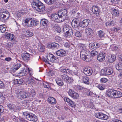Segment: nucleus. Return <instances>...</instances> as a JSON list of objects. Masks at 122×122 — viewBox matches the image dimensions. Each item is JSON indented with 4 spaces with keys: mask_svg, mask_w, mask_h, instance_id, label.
I'll use <instances>...</instances> for the list:
<instances>
[{
    "mask_svg": "<svg viewBox=\"0 0 122 122\" xmlns=\"http://www.w3.org/2000/svg\"><path fill=\"white\" fill-rule=\"evenodd\" d=\"M25 34L28 37H31L33 36V34L31 31L29 30L26 31Z\"/></svg>",
    "mask_w": 122,
    "mask_h": 122,
    "instance_id": "46",
    "label": "nucleus"
},
{
    "mask_svg": "<svg viewBox=\"0 0 122 122\" xmlns=\"http://www.w3.org/2000/svg\"><path fill=\"white\" fill-rule=\"evenodd\" d=\"M114 90L113 89H109L107 90L106 92V95L109 97L113 98Z\"/></svg>",
    "mask_w": 122,
    "mask_h": 122,
    "instance_id": "25",
    "label": "nucleus"
},
{
    "mask_svg": "<svg viewBox=\"0 0 122 122\" xmlns=\"http://www.w3.org/2000/svg\"><path fill=\"white\" fill-rule=\"evenodd\" d=\"M72 75H77L78 74V71L76 69L75 70H74L73 71H72Z\"/></svg>",
    "mask_w": 122,
    "mask_h": 122,
    "instance_id": "64",
    "label": "nucleus"
},
{
    "mask_svg": "<svg viewBox=\"0 0 122 122\" xmlns=\"http://www.w3.org/2000/svg\"><path fill=\"white\" fill-rule=\"evenodd\" d=\"M116 59V56L114 55H112L111 56H109L108 57V60L110 63L113 62L115 61Z\"/></svg>",
    "mask_w": 122,
    "mask_h": 122,
    "instance_id": "34",
    "label": "nucleus"
},
{
    "mask_svg": "<svg viewBox=\"0 0 122 122\" xmlns=\"http://www.w3.org/2000/svg\"><path fill=\"white\" fill-rule=\"evenodd\" d=\"M36 92L34 90H31L28 93L24 91H20L17 92L16 94V97L18 98L22 99L27 98L29 96L34 97Z\"/></svg>",
    "mask_w": 122,
    "mask_h": 122,
    "instance_id": "1",
    "label": "nucleus"
},
{
    "mask_svg": "<svg viewBox=\"0 0 122 122\" xmlns=\"http://www.w3.org/2000/svg\"><path fill=\"white\" fill-rule=\"evenodd\" d=\"M95 116L96 117L102 120H107L108 118V116L107 115L101 112L96 113Z\"/></svg>",
    "mask_w": 122,
    "mask_h": 122,
    "instance_id": "9",
    "label": "nucleus"
},
{
    "mask_svg": "<svg viewBox=\"0 0 122 122\" xmlns=\"http://www.w3.org/2000/svg\"><path fill=\"white\" fill-rule=\"evenodd\" d=\"M48 20L45 19L41 20V23L42 24L43 26H46L48 23Z\"/></svg>",
    "mask_w": 122,
    "mask_h": 122,
    "instance_id": "40",
    "label": "nucleus"
},
{
    "mask_svg": "<svg viewBox=\"0 0 122 122\" xmlns=\"http://www.w3.org/2000/svg\"><path fill=\"white\" fill-rule=\"evenodd\" d=\"M92 11L95 16H97L99 15L100 10L97 6H93L92 7Z\"/></svg>",
    "mask_w": 122,
    "mask_h": 122,
    "instance_id": "17",
    "label": "nucleus"
},
{
    "mask_svg": "<svg viewBox=\"0 0 122 122\" xmlns=\"http://www.w3.org/2000/svg\"><path fill=\"white\" fill-rule=\"evenodd\" d=\"M52 27L53 28H54L55 31L58 33H60L61 31V30L60 27L58 26L57 24L53 23L52 25Z\"/></svg>",
    "mask_w": 122,
    "mask_h": 122,
    "instance_id": "28",
    "label": "nucleus"
},
{
    "mask_svg": "<svg viewBox=\"0 0 122 122\" xmlns=\"http://www.w3.org/2000/svg\"><path fill=\"white\" fill-rule=\"evenodd\" d=\"M63 30L66 37H69L73 34V32L72 30L68 26L64 25L63 27Z\"/></svg>",
    "mask_w": 122,
    "mask_h": 122,
    "instance_id": "4",
    "label": "nucleus"
},
{
    "mask_svg": "<svg viewBox=\"0 0 122 122\" xmlns=\"http://www.w3.org/2000/svg\"><path fill=\"white\" fill-rule=\"evenodd\" d=\"M122 96V94L120 92L114 90L113 98H117L121 97Z\"/></svg>",
    "mask_w": 122,
    "mask_h": 122,
    "instance_id": "29",
    "label": "nucleus"
},
{
    "mask_svg": "<svg viewBox=\"0 0 122 122\" xmlns=\"http://www.w3.org/2000/svg\"><path fill=\"white\" fill-rule=\"evenodd\" d=\"M8 11L5 9L2 8L0 9V14H1V13H6Z\"/></svg>",
    "mask_w": 122,
    "mask_h": 122,
    "instance_id": "61",
    "label": "nucleus"
},
{
    "mask_svg": "<svg viewBox=\"0 0 122 122\" xmlns=\"http://www.w3.org/2000/svg\"><path fill=\"white\" fill-rule=\"evenodd\" d=\"M120 0H111V2L113 4H117Z\"/></svg>",
    "mask_w": 122,
    "mask_h": 122,
    "instance_id": "58",
    "label": "nucleus"
},
{
    "mask_svg": "<svg viewBox=\"0 0 122 122\" xmlns=\"http://www.w3.org/2000/svg\"><path fill=\"white\" fill-rule=\"evenodd\" d=\"M5 26V25H0V30L2 33H4L6 30Z\"/></svg>",
    "mask_w": 122,
    "mask_h": 122,
    "instance_id": "47",
    "label": "nucleus"
},
{
    "mask_svg": "<svg viewBox=\"0 0 122 122\" xmlns=\"http://www.w3.org/2000/svg\"><path fill=\"white\" fill-rule=\"evenodd\" d=\"M102 73L106 75H110L112 74L113 72L112 69L111 67H106L102 69L101 71Z\"/></svg>",
    "mask_w": 122,
    "mask_h": 122,
    "instance_id": "7",
    "label": "nucleus"
},
{
    "mask_svg": "<svg viewBox=\"0 0 122 122\" xmlns=\"http://www.w3.org/2000/svg\"><path fill=\"white\" fill-rule=\"evenodd\" d=\"M7 106L10 109L14 110L15 107L14 105L10 104L8 105Z\"/></svg>",
    "mask_w": 122,
    "mask_h": 122,
    "instance_id": "48",
    "label": "nucleus"
},
{
    "mask_svg": "<svg viewBox=\"0 0 122 122\" xmlns=\"http://www.w3.org/2000/svg\"><path fill=\"white\" fill-rule=\"evenodd\" d=\"M85 33L86 36L90 37L93 34V30L90 28H87L85 30Z\"/></svg>",
    "mask_w": 122,
    "mask_h": 122,
    "instance_id": "16",
    "label": "nucleus"
},
{
    "mask_svg": "<svg viewBox=\"0 0 122 122\" xmlns=\"http://www.w3.org/2000/svg\"><path fill=\"white\" fill-rule=\"evenodd\" d=\"M15 82L16 83L19 85H22L24 83V82L23 80L22 79H20L19 80H16Z\"/></svg>",
    "mask_w": 122,
    "mask_h": 122,
    "instance_id": "43",
    "label": "nucleus"
},
{
    "mask_svg": "<svg viewBox=\"0 0 122 122\" xmlns=\"http://www.w3.org/2000/svg\"><path fill=\"white\" fill-rule=\"evenodd\" d=\"M90 22V20L89 19H86L83 20L80 24L81 27L84 28L88 26L89 23Z\"/></svg>",
    "mask_w": 122,
    "mask_h": 122,
    "instance_id": "21",
    "label": "nucleus"
},
{
    "mask_svg": "<svg viewBox=\"0 0 122 122\" xmlns=\"http://www.w3.org/2000/svg\"><path fill=\"white\" fill-rule=\"evenodd\" d=\"M84 57H82L81 56H80L81 59L83 60L86 61H90L92 58L91 57L90 55H84L83 56Z\"/></svg>",
    "mask_w": 122,
    "mask_h": 122,
    "instance_id": "32",
    "label": "nucleus"
},
{
    "mask_svg": "<svg viewBox=\"0 0 122 122\" xmlns=\"http://www.w3.org/2000/svg\"><path fill=\"white\" fill-rule=\"evenodd\" d=\"M5 87V85L2 81L0 80V88H4Z\"/></svg>",
    "mask_w": 122,
    "mask_h": 122,
    "instance_id": "62",
    "label": "nucleus"
},
{
    "mask_svg": "<svg viewBox=\"0 0 122 122\" xmlns=\"http://www.w3.org/2000/svg\"><path fill=\"white\" fill-rule=\"evenodd\" d=\"M98 53V51H92L90 54L91 56H96Z\"/></svg>",
    "mask_w": 122,
    "mask_h": 122,
    "instance_id": "51",
    "label": "nucleus"
},
{
    "mask_svg": "<svg viewBox=\"0 0 122 122\" xmlns=\"http://www.w3.org/2000/svg\"><path fill=\"white\" fill-rule=\"evenodd\" d=\"M35 10L39 12L40 14H45L46 12L45 9V6L43 3Z\"/></svg>",
    "mask_w": 122,
    "mask_h": 122,
    "instance_id": "14",
    "label": "nucleus"
},
{
    "mask_svg": "<svg viewBox=\"0 0 122 122\" xmlns=\"http://www.w3.org/2000/svg\"><path fill=\"white\" fill-rule=\"evenodd\" d=\"M47 58L48 61L52 62H55L56 59H57L55 56L51 54H48L47 56Z\"/></svg>",
    "mask_w": 122,
    "mask_h": 122,
    "instance_id": "18",
    "label": "nucleus"
},
{
    "mask_svg": "<svg viewBox=\"0 0 122 122\" xmlns=\"http://www.w3.org/2000/svg\"><path fill=\"white\" fill-rule=\"evenodd\" d=\"M64 100L65 102H67L68 104L73 108H75L76 107L75 103L71 100L70 99L67 97H65Z\"/></svg>",
    "mask_w": 122,
    "mask_h": 122,
    "instance_id": "15",
    "label": "nucleus"
},
{
    "mask_svg": "<svg viewBox=\"0 0 122 122\" xmlns=\"http://www.w3.org/2000/svg\"><path fill=\"white\" fill-rule=\"evenodd\" d=\"M98 87L100 90H103L105 88L104 86L102 85H99Z\"/></svg>",
    "mask_w": 122,
    "mask_h": 122,
    "instance_id": "63",
    "label": "nucleus"
},
{
    "mask_svg": "<svg viewBox=\"0 0 122 122\" xmlns=\"http://www.w3.org/2000/svg\"><path fill=\"white\" fill-rule=\"evenodd\" d=\"M24 14L23 11L19 10L17 12V16L18 17L20 18Z\"/></svg>",
    "mask_w": 122,
    "mask_h": 122,
    "instance_id": "41",
    "label": "nucleus"
},
{
    "mask_svg": "<svg viewBox=\"0 0 122 122\" xmlns=\"http://www.w3.org/2000/svg\"><path fill=\"white\" fill-rule=\"evenodd\" d=\"M68 76L66 75L63 74L61 76V77L62 80L66 82L67 80Z\"/></svg>",
    "mask_w": 122,
    "mask_h": 122,
    "instance_id": "45",
    "label": "nucleus"
},
{
    "mask_svg": "<svg viewBox=\"0 0 122 122\" xmlns=\"http://www.w3.org/2000/svg\"><path fill=\"white\" fill-rule=\"evenodd\" d=\"M86 95L88 96H94V94L92 93V92L88 90H87V91L86 92Z\"/></svg>",
    "mask_w": 122,
    "mask_h": 122,
    "instance_id": "52",
    "label": "nucleus"
},
{
    "mask_svg": "<svg viewBox=\"0 0 122 122\" xmlns=\"http://www.w3.org/2000/svg\"><path fill=\"white\" fill-rule=\"evenodd\" d=\"M83 71V73L87 76H89L91 75L93 72L92 68L90 67L84 68Z\"/></svg>",
    "mask_w": 122,
    "mask_h": 122,
    "instance_id": "12",
    "label": "nucleus"
},
{
    "mask_svg": "<svg viewBox=\"0 0 122 122\" xmlns=\"http://www.w3.org/2000/svg\"><path fill=\"white\" fill-rule=\"evenodd\" d=\"M19 74L21 76H25L28 74L30 76H32L33 74V70L31 69L28 68H23L20 72Z\"/></svg>",
    "mask_w": 122,
    "mask_h": 122,
    "instance_id": "3",
    "label": "nucleus"
},
{
    "mask_svg": "<svg viewBox=\"0 0 122 122\" xmlns=\"http://www.w3.org/2000/svg\"><path fill=\"white\" fill-rule=\"evenodd\" d=\"M56 81L57 84L60 86H62L64 85L63 81L60 78L57 77L56 79Z\"/></svg>",
    "mask_w": 122,
    "mask_h": 122,
    "instance_id": "33",
    "label": "nucleus"
},
{
    "mask_svg": "<svg viewBox=\"0 0 122 122\" xmlns=\"http://www.w3.org/2000/svg\"><path fill=\"white\" fill-rule=\"evenodd\" d=\"M52 47L56 48H58L59 47V45L57 43H52Z\"/></svg>",
    "mask_w": 122,
    "mask_h": 122,
    "instance_id": "54",
    "label": "nucleus"
},
{
    "mask_svg": "<svg viewBox=\"0 0 122 122\" xmlns=\"http://www.w3.org/2000/svg\"><path fill=\"white\" fill-rule=\"evenodd\" d=\"M68 94L71 97L74 99H77L79 97V94L71 89H70L69 90Z\"/></svg>",
    "mask_w": 122,
    "mask_h": 122,
    "instance_id": "10",
    "label": "nucleus"
},
{
    "mask_svg": "<svg viewBox=\"0 0 122 122\" xmlns=\"http://www.w3.org/2000/svg\"><path fill=\"white\" fill-rule=\"evenodd\" d=\"M59 15L61 19V21H64L66 19L67 15V12L66 9L61 10L58 11Z\"/></svg>",
    "mask_w": 122,
    "mask_h": 122,
    "instance_id": "6",
    "label": "nucleus"
},
{
    "mask_svg": "<svg viewBox=\"0 0 122 122\" xmlns=\"http://www.w3.org/2000/svg\"><path fill=\"white\" fill-rule=\"evenodd\" d=\"M30 56V54L26 52L22 53L21 55L22 59L26 61L29 60Z\"/></svg>",
    "mask_w": 122,
    "mask_h": 122,
    "instance_id": "20",
    "label": "nucleus"
},
{
    "mask_svg": "<svg viewBox=\"0 0 122 122\" xmlns=\"http://www.w3.org/2000/svg\"><path fill=\"white\" fill-rule=\"evenodd\" d=\"M42 3L38 0H34L33 2H32L31 4L33 9L35 10Z\"/></svg>",
    "mask_w": 122,
    "mask_h": 122,
    "instance_id": "13",
    "label": "nucleus"
},
{
    "mask_svg": "<svg viewBox=\"0 0 122 122\" xmlns=\"http://www.w3.org/2000/svg\"><path fill=\"white\" fill-rule=\"evenodd\" d=\"M105 56L106 55L104 52H101L97 56V60L100 61H102L105 60Z\"/></svg>",
    "mask_w": 122,
    "mask_h": 122,
    "instance_id": "19",
    "label": "nucleus"
},
{
    "mask_svg": "<svg viewBox=\"0 0 122 122\" xmlns=\"http://www.w3.org/2000/svg\"><path fill=\"white\" fill-rule=\"evenodd\" d=\"M6 13H4L0 14V18L2 21H5L7 20L10 16V14L8 12Z\"/></svg>",
    "mask_w": 122,
    "mask_h": 122,
    "instance_id": "11",
    "label": "nucleus"
},
{
    "mask_svg": "<svg viewBox=\"0 0 122 122\" xmlns=\"http://www.w3.org/2000/svg\"><path fill=\"white\" fill-rule=\"evenodd\" d=\"M73 81V80L72 77L68 76L67 80L66 81L67 84H70L72 83Z\"/></svg>",
    "mask_w": 122,
    "mask_h": 122,
    "instance_id": "49",
    "label": "nucleus"
},
{
    "mask_svg": "<svg viewBox=\"0 0 122 122\" xmlns=\"http://www.w3.org/2000/svg\"><path fill=\"white\" fill-rule=\"evenodd\" d=\"M43 85L44 87L46 88H48L49 89H51V87L49 85V84L46 82H44L43 83Z\"/></svg>",
    "mask_w": 122,
    "mask_h": 122,
    "instance_id": "50",
    "label": "nucleus"
},
{
    "mask_svg": "<svg viewBox=\"0 0 122 122\" xmlns=\"http://www.w3.org/2000/svg\"><path fill=\"white\" fill-rule=\"evenodd\" d=\"M112 10V15L116 16H117L119 15V12L118 10L116 9H113Z\"/></svg>",
    "mask_w": 122,
    "mask_h": 122,
    "instance_id": "39",
    "label": "nucleus"
},
{
    "mask_svg": "<svg viewBox=\"0 0 122 122\" xmlns=\"http://www.w3.org/2000/svg\"><path fill=\"white\" fill-rule=\"evenodd\" d=\"M23 114L24 116L27 120L30 121L34 114L31 113H28L27 112H24Z\"/></svg>",
    "mask_w": 122,
    "mask_h": 122,
    "instance_id": "22",
    "label": "nucleus"
},
{
    "mask_svg": "<svg viewBox=\"0 0 122 122\" xmlns=\"http://www.w3.org/2000/svg\"><path fill=\"white\" fill-rule=\"evenodd\" d=\"M31 120L30 121H33L34 122H36L37 120V117L34 114L33 115L32 117Z\"/></svg>",
    "mask_w": 122,
    "mask_h": 122,
    "instance_id": "55",
    "label": "nucleus"
},
{
    "mask_svg": "<svg viewBox=\"0 0 122 122\" xmlns=\"http://www.w3.org/2000/svg\"><path fill=\"white\" fill-rule=\"evenodd\" d=\"M47 101L50 103L52 105L55 104L56 102V99L52 97L49 98L48 99Z\"/></svg>",
    "mask_w": 122,
    "mask_h": 122,
    "instance_id": "31",
    "label": "nucleus"
},
{
    "mask_svg": "<svg viewBox=\"0 0 122 122\" xmlns=\"http://www.w3.org/2000/svg\"><path fill=\"white\" fill-rule=\"evenodd\" d=\"M38 49L40 52H43L45 50V46L42 44H39L38 45Z\"/></svg>",
    "mask_w": 122,
    "mask_h": 122,
    "instance_id": "35",
    "label": "nucleus"
},
{
    "mask_svg": "<svg viewBox=\"0 0 122 122\" xmlns=\"http://www.w3.org/2000/svg\"><path fill=\"white\" fill-rule=\"evenodd\" d=\"M54 72L52 70H51L48 72V75L49 76L51 77L53 76L54 75Z\"/></svg>",
    "mask_w": 122,
    "mask_h": 122,
    "instance_id": "60",
    "label": "nucleus"
},
{
    "mask_svg": "<svg viewBox=\"0 0 122 122\" xmlns=\"http://www.w3.org/2000/svg\"><path fill=\"white\" fill-rule=\"evenodd\" d=\"M4 107L3 106L0 105V117H1V113H2L4 111Z\"/></svg>",
    "mask_w": 122,
    "mask_h": 122,
    "instance_id": "59",
    "label": "nucleus"
},
{
    "mask_svg": "<svg viewBox=\"0 0 122 122\" xmlns=\"http://www.w3.org/2000/svg\"><path fill=\"white\" fill-rule=\"evenodd\" d=\"M79 47L81 50L80 56H81L82 57H83H83L82 55H90L89 51L87 50L86 46L84 45L80 44L79 46Z\"/></svg>",
    "mask_w": 122,
    "mask_h": 122,
    "instance_id": "5",
    "label": "nucleus"
},
{
    "mask_svg": "<svg viewBox=\"0 0 122 122\" xmlns=\"http://www.w3.org/2000/svg\"><path fill=\"white\" fill-rule=\"evenodd\" d=\"M5 36L7 39H8L10 41H14V35L10 33L6 32L5 33Z\"/></svg>",
    "mask_w": 122,
    "mask_h": 122,
    "instance_id": "26",
    "label": "nucleus"
},
{
    "mask_svg": "<svg viewBox=\"0 0 122 122\" xmlns=\"http://www.w3.org/2000/svg\"><path fill=\"white\" fill-rule=\"evenodd\" d=\"M24 22L26 26L29 27L36 26L39 23V21L37 20L30 18H26Z\"/></svg>",
    "mask_w": 122,
    "mask_h": 122,
    "instance_id": "2",
    "label": "nucleus"
},
{
    "mask_svg": "<svg viewBox=\"0 0 122 122\" xmlns=\"http://www.w3.org/2000/svg\"><path fill=\"white\" fill-rule=\"evenodd\" d=\"M116 69L119 70L122 69V63L121 62L119 63L116 66Z\"/></svg>",
    "mask_w": 122,
    "mask_h": 122,
    "instance_id": "42",
    "label": "nucleus"
},
{
    "mask_svg": "<svg viewBox=\"0 0 122 122\" xmlns=\"http://www.w3.org/2000/svg\"><path fill=\"white\" fill-rule=\"evenodd\" d=\"M51 19L54 21L57 22H61V18L59 15L58 12V14H54L51 15Z\"/></svg>",
    "mask_w": 122,
    "mask_h": 122,
    "instance_id": "8",
    "label": "nucleus"
},
{
    "mask_svg": "<svg viewBox=\"0 0 122 122\" xmlns=\"http://www.w3.org/2000/svg\"><path fill=\"white\" fill-rule=\"evenodd\" d=\"M89 48L91 49H94L95 47V44L93 43H90L89 45Z\"/></svg>",
    "mask_w": 122,
    "mask_h": 122,
    "instance_id": "57",
    "label": "nucleus"
},
{
    "mask_svg": "<svg viewBox=\"0 0 122 122\" xmlns=\"http://www.w3.org/2000/svg\"><path fill=\"white\" fill-rule=\"evenodd\" d=\"M98 34L100 38L103 37L105 35V33L102 30H100L98 31Z\"/></svg>",
    "mask_w": 122,
    "mask_h": 122,
    "instance_id": "44",
    "label": "nucleus"
},
{
    "mask_svg": "<svg viewBox=\"0 0 122 122\" xmlns=\"http://www.w3.org/2000/svg\"><path fill=\"white\" fill-rule=\"evenodd\" d=\"M75 36L77 37H81L82 34L80 31H77L76 32Z\"/></svg>",
    "mask_w": 122,
    "mask_h": 122,
    "instance_id": "53",
    "label": "nucleus"
},
{
    "mask_svg": "<svg viewBox=\"0 0 122 122\" xmlns=\"http://www.w3.org/2000/svg\"><path fill=\"white\" fill-rule=\"evenodd\" d=\"M29 81L28 83L30 84L31 85L36 84L37 82L35 81L34 78L32 76H30L28 78Z\"/></svg>",
    "mask_w": 122,
    "mask_h": 122,
    "instance_id": "24",
    "label": "nucleus"
},
{
    "mask_svg": "<svg viewBox=\"0 0 122 122\" xmlns=\"http://www.w3.org/2000/svg\"><path fill=\"white\" fill-rule=\"evenodd\" d=\"M82 80L83 83L86 84H89V78L87 77H83L82 79Z\"/></svg>",
    "mask_w": 122,
    "mask_h": 122,
    "instance_id": "36",
    "label": "nucleus"
},
{
    "mask_svg": "<svg viewBox=\"0 0 122 122\" xmlns=\"http://www.w3.org/2000/svg\"><path fill=\"white\" fill-rule=\"evenodd\" d=\"M100 81L101 83H104L107 81V79L106 78H103L101 79Z\"/></svg>",
    "mask_w": 122,
    "mask_h": 122,
    "instance_id": "56",
    "label": "nucleus"
},
{
    "mask_svg": "<svg viewBox=\"0 0 122 122\" xmlns=\"http://www.w3.org/2000/svg\"><path fill=\"white\" fill-rule=\"evenodd\" d=\"M66 52L63 50H60L57 51L56 52V54L59 56H65Z\"/></svg>",
    "mask_w": 122,
    "mask_h": 122,
    "instance_id": "30",
    "label": "nucleus"
},
{
    "mask_svg": "<svg viewBox=\"0 0 122 122\" xmlns=\"http://www.w3.org/2000/svg\"><path fill=\"white\" fill-rule=\"evenodd\" d=\"M56 0H44L45 2L48 5H51L55 3Z\"/></svg>",
    "mask_w": 122,
    "mask_h": 122,
    "instance_id": "38",
    "label": "nucleus"
},
{
    "mask_svg": "<svg viewBox=\"0 0 122 122\" xmlns=\"http://www.w3.org/2000/svg\"><path fill=\"white\" fill-rule=\"evenodd\" d=\"M21 66V64H17L14 66L11 69L10 72L11 73H14L16 71L18 70Z\"/></svg>",
    "mask_w": 122,
    "mask_h": 122,
    "instance_id": "27",
    "label": "nucleus"
},
{
    "mask_svg": "<svg viewBox=\"0 0 122 122\" xmlns=\"http://www.w3.org/2000/svg\"><path fill=\"white\" fill-rule=\"evenodd\" d=\"M115 24V22L113 20L111 21H108L105 23L106 25L107 26H113Z\"/></svg>",
    "mask_w": 122,
    "mask_h": 122,
    "instance_id": "37",
    "label": "nucleus"
},
{
    "mask_svg": "<svg viewBox=\"0 0 122 122\" xmlns=\"http://www.w3.org/2000/svg\"><path fill=\"white\" fill-rule=\"evenodd\" d=\"M79 21L77 20L76 19H74L72 21L71 24L73 28H74L75 30H76L78 29V26L79 23Z\"/></svg>",
    "mask_w": 122,
    "mask_h": 122,
    "instance_id": "23",
    "label": "nucleus"
}]
</instances>
